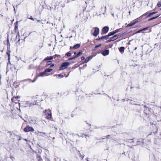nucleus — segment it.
I'll list each match as a JSON object with an SVG mask.
<instances>
[{"mask_svg":"<svg viewBox=\"0 0 161 161\" xmlns=\"http://www.w3.org/2000/svg\"><path fill=\"white\" fill-rule=\"evenodd\" d=\"M69 64L70 63L68 62H65L62 63L59 68V70H62L65 69L68 66Z\"/></svg>","mask_w":161,"mask_h":161,"instance_id":"obj_1","label":"nucleus"},{"mask_svg":"<svg viewBox=\"0 0 161 161\" xmlns=\"http://www.w3.org/2000/svg\"><path fill=\"white\" fill-rule=\"evenodd\" d=\"M45 73L44 71L43 72H42L39 73H37L36 74V76L35 77L34 80L31 81L32 82H35L37 79L39 77H43L45 75Z\"/></svg>","mask_w":161,"mask_h":161,"instance_id":"obj_2","label":"nucleus"},{"mask_svg":"<svg viewBox=\"0 0 161 161\" xmlns=\"http://www.w3.org/2000/svg\"><path fill=\"white\" fill-rule=\"evenodd\" d=\"M24 131L25 132H29V131H33L34 130L33 128L28 125L24 129Z\"/></svg>","mask_w":161,"mask_h":161,"instance_id":"obj_3","label":"nucleus"},{"mask_svg":"<svg viewBox=\"0 0 161 161\" xmlns=\"http://www.w3.org/2000/svg\"><path fill=\"white\" fill-rule=\"evenodd\" d=\"M99 32V30L98 28H95L94 32L93 33V35L94 36H97Z\"/></svg>","mask_w":161,"mask_h":161,"instance_id":"obj_4","label":"nucleus"},{"mask_svg":"<svg viewBox=\"0 0 161 161\" xmlns=\"http://www.w3.org/2000/svg\"><path fill=\"white\" fill-rule=\"evenodd\" d=\"M119 36H120L119 35H115L110 39L109 41L111 42V41H113L117 39Z\"/></svg>","mask_w":161,"mask_h":161,"instance_id":"obj_5","label":"nucleus"},{"mask_svg":"<svg viewBox=\"0 0 161 161\" xmlns=\"http://www.w3.org/2000/svg\"><path fill=\"white\" fill-rule=\"evenodd\" d=\"M17 99H14V102H13L14 103H15V107H16V108L17 110H20V103H17L16 102H15V101H16Z\"/></svg>","mask_w":161,"mask_h":161,"instance_id":"obj_6","label":"nucleus"},{"mask_svg":"<svg viewBox=\"0 0 161 161\" xmlns=\"http://www.w3.org/2000/svg\"><path fill=\"white\" fill-rule=\"evenodd\" d=\"M109 30V28L108 26H105L102 29V31L104 34H106L108 32Z\"/></svg>","mask_w":161,"mask_h":161,"instance_id":"obj_7","label":"nucleus"},{"mask_svg":"<svg viewBox=\"0 0 161 161\" xmlns=\"http://www.w3.org/2000/svg\"><path fill=\"white\" fill-rule=\"evenodd\" d=\"M47 111H46V115L45 117L48 119L51 118V111H48V112L47 113Z\"/></svg>","mask_w":161,"mask_h":161,"instance_id":"obj_8","label":"nucleus"},{"mask_svg":"<svg viewBox=\"0 0 161 161\" xmlns=\"http://www.w3.org/2000/svg\"><path fill=\"white\" fill-rule=\"evenodd\" d=\"M53 59V56H50L49 57H47L45 58L42 61V62H44L45 61L50 60Z\"/></svg>","mask_w":161,"mask_h":161,"instance_id":"obj_9","label":"nucleus"},{"mask_svg":"<svg viewBox=\"0 0 161 161\" xmlns=\"http://www.w3.org/2000/svg\"><path fill=\"white\" fill-rule=\"evenodd\" d=\"M109 52L108 50H105L103 51L102 53L104 56H106L109 54Z\"/></svg>","mask_w":161,"mask_h":161,"instance_id":"obj_10","label":"nucleus"},{"mask_svg":"<svg viewBox=\"0 0 161 161\" xmlns=\"http://www.w3.org/2000/svg\"><path fill=\"white\" fill-rule=\"evenodd\" d=\"M129 101H130V102H129V103L130 104H134V105H137L136 102L135 101H134V100H130V99H129Z\"/></svg>","mask_w":161,"mask_h":161,"instance_id":"obj_11","label":"nucleus"},{"mask_svg":"<svg viewBox=\"0 0 161 161\" xmlns=\"http://www.w3.org/2000/svg\"><path fill=\"white\" fill-rule=\"evenodd\" d=\"M136 22H137L135 21V22H134L132 23L128 24L127 25V27H130V26H132L133 25H134L135 24H136Z\"/></svg>","mask_w":161,"mask_h":161,"instance_id":"obj_12","label":"nucleus"},{"mask_svg":"<svg viewBox=\"0 0 161 161\" xmlns=\"http://www.w3.org/2000/svg\"><path fill=\"white\" fill-rule=\"evenodd\" d=\"M80 46V44H76V45H74V46H73V48L74 49H77V48H79Z\"/></svg>","mask_w":161,"mask_h":161,"instance_id":"obj_13","label":"nucleus"},{"mask_svg":"<svg viewBox=\"0 0 161 161\" xmlns=\"http://www.w3.org/2000/svg\"><path fill=\"white\" fill-rule=\"evenodd\" d=\"M52 71V69H45V70L44 71V72H45V73H46V72H51Z\"/></svg>","mask_w":161,"mask_h":161,"instance_id":"obj_14","label":"nucleus"},{"mask_svg":"<svg viewBox=\"0 0 161 161\" xmlns=\"http://www.w3.org/2000/svg\"><path fill=\"white\" fill-rule=\"evenodd\" d=\"M124 50H125V48L123 47H120L119 49V51L122 53H123L124 52Z\"/></svg>","mask_w":161,"mask_h":161,"instance_id":"obj_15","label":"nucleus"},{"mask_svg":"<svg viewBox=\"0 0 161 161\" xmlns=\"http://www.w3.org/2000/svg\"><path fill=\"white\" fill-rule=\"evenodd\" d=\"M20 97L19 96H17L16 97H14L12 98V102H14V99H17V98H20Z\"/></svg>","mask_w":161,"mask_h":161,"instance_id":"obj_16","label":"nucleus"},{"mask_svg":"<svg viewBox=\"0 0 161 161\" xmlns=\"http://www.w3.org/2000/svg\"><path fill=\"white\" fill-rule=\"evenodd\" d=\"M108 36L107 35L106 36H102L99 38V40L103 39L108 38Z\"/></svg>","mask_w":161,"mask_h":161,"instance_id":"obj_17","label":"nucleus"},{"mask_svg":"<svg viewBox=\"0 0 161 161\" xmlns=\"http://www.w3.org/2000/svg\"><path fill=\"white\" fill-rule=\"evenodd\" d=\"M82 54V52H78V53L75 56V58L78 57L80 55Z\"/></svg>","mask_w":161,"mask_h":161,"instance_id":"obj_18","label":"nucleus"},{"mask_svg":"<svg viewBox=\"0 0 161 161\" xmlns=\"http://www.w3.org/2000/svg\"><path fill=\"white\" fill-rule=\"evenodd\" d=\"M114 32L113 31V32H109L108 33V35H107V36H108H108H112V35H114Z\"/></svg>","mask_w":161,"mask_h":161,"instance_id":"obj_19","label":"nucleus"},{"mask_svg":"<svg viewBox=\"0 0 161 161\" xmlns=\"http://www.w3.org/2000/svg\"><path fill=\"white\" fill-rule=\"evenodd\" d=\"M144 15L147 16V17H149L151 16V15H150V13L148 14L147 13H145Z\"/></svg>","mask_w":161,"mask_h":161,"instance_id":"obj_20","label":"nucleus"},{"mask_svg":"<svg viewBox=\"0 0 161 161\" xmlns=\"http://www.w3.org/2000/svg\"><path fill=\"white\" fill-rule=\"evenodd\" d=\"M55 76H58V77H61V78H63L64 77L63 75L61 74H59L58 75H55Z\"/></svg>","mask_w":161,"mask_h":161,"instance_id":"obj_21","label":"nucleus"},{"mask_svg":"<svg viewBox=\"0 0 161 161\" xmlns=\"http://www.w3.org/2000/svg\"><path fill=\"white\" fill-rule=\"evenodd\" d=\"M157 5L159 7H161V1L158 2L157 3Z\"/></svg>","mask_w":161,"mask_h":161,"instance_id":"obj_22","label":"nucleus"},{"mask_svg":"<svg viewBox=\"0 0 161 161\" xmlns=\"http://www.w3.org/2000/svg\"><path fill=\"white\" fill-rule=\"evenodd\" d=\"M89 60V58H88V57L86 58L85 59V63H87V62H88V61Z\"/></svg>","mask_w":161,"mask_h":161,"instance_id":"obj_23","label":"nucleus"},{"mask_svg":"<svg viewBox=\"0 0 161 161\" xmlns=\"http://www.w3.org/2000/svg\"><path fill=\"white\" fill-rule=\"evenodd\" d=\"M120 29H117V30H116L113 31L114 33L115 34L117 33L118 32Z\"/></svg>","mask_w":161,"mask_h":161,"instance_id":"obj_24","label":"nucleus"},{"mask_svg":"<svg viewBox=\"0 0 161 161\" xmlns=\"http://www.w3.org/2000/svg\"><path fill=\"white\" fill-rule=\"evenodd\" d=\"M66 55L68 57H69L71 55V53L69 52H68L66 54Z\"/></svg>","mask_w":161,"mask_h":161,"instance_id":"obj_25","label":"nucleus"},{"mask_svg":"<svg viewBox=\"0 0 161 161\" xmlns=\"http://www.w3.org/2000/svg\"><path fill=\"white\" fill-rule=\"evenodd\" d=\"M82 136L83 137H85L86 138H89V136H88L87 135H83Z\"/></svg>","mask_w":161,"mask_h":161,"instance_id":"obj_26","label":"nucleus"},{"mask_svg":"<svg viewBox=\"0 0 161 161\" xmlns=\"http://www.w3.org/2000/svg\"><path fill=\"white\" fill-rule=\"evenodd\" d=\"M149 27H147L143 29L142 30H143V31L148 30H149Z\"/></svg>","mask_w":161,"mask_h":161,"instance_id":"obj_27","label":"nucleus"},{"mask_svg":"<svg viewBox=\"0 0 161 161\" xmlns=\"http://www.w3.org/2000/svg\"><path fill=\"white\" fill-rule=\"evenodd\" d=\"M59 56V55L57 54H55L54 55L53 57V58H55L56 57H58Z\"/></svg>","mask_w":161,"mask_h":161,"instance_id":"obj_28","label":"nucleus"},{"mask_svg":"<svg viewBox=\"0 0 161 161\" xmlns=\"http://www.w3.org/2000/svg\"><path fill=\"white\" fill-rule=\"evenodd\" d=\"M157 12H158L156 11V12H154L151 13H150V15H151V16L152 15H153L154 14H156Z\"/></svg>","mask_w":161,"mask_h":161,"instance_id":"obj_29","label":"nucleus"},{"mask_svg":"<svg viewBox=\"0 0 161 161\" xmlns=\"http://www.w3.org/2000/svg\"><path fill=\"white\" fill-rule=\"evenodd\" d=\"M101 44H99L98 45H96L95 47V48H97L100 46H101Z\"/></svg>","mask_w":161,"mask_h":161,"instance_id":"obj_30","label":"nucleus"},{"mask_svg":"<svg viewBox=\"0 0 161 161\" xmlns=\"http://www.w3.org/2000/svg\"><path fill=\"white\" fill-rule=\"evenodd\" d=\"M75 58V57H73L72 58H69L68 60H71L72 59H74V58Z\"/></svg>","mask_w":161,"mask_h":161,"instance_id":"obj_31","label":"nucleus"},{"mask_svg":"<svg viewBox=\"0 0 161 161\" xmlns=\"http://www.w3.org/2000/svg\"><path fill=\"white\" fill-rule=\"evenodd\" d=\"M93 56H91L88 58H89V60H90V59H92L93 58Z\"/></svg>","mask_w":161,"mask_h":161,"instance_id":"obj_32","label":"nucleus"},{"mask_svg":"<svg viewBox=\"0 0 161 161\" xmlns=\"http://www.w3.org/2000/svg\"><path fill=\"white\" fill-rule=\"evenodd\" d=\"M51 62L50 61H49L47 62V65H49L50 64H51Z\"/></svg>","mask_w":161,"mask_h":161,"instance_id":"obj_33","label":"nucleus"},{"mask_svg":"<svg viewBox=\"0 0 161 161\" xmlns=\"http://www.w3.org/2000/svg\"><path fill=\"white\" fill-rule=\"evenodd\" d=\"M61 6L62 7H65V5L64 3H63V4H61Z\"/></svg>","mask_w":161,"mask_h":161,"instance_id":"obj_34","label":"nucleus"},{"mask_svg":"<svg viewBox=\"0 0 161 161\" xmlns=\"http://www.w3.org/2000/svg\"><path fill=\"white\" fill-rule=\"evenodd\" d=\"M158 16H159L158 15V16H156V17H153V18H152V19L153 20V19H155L157 18V17H158Z\"/></svg>","mask_w":161,"mask_h":161,"instance_id":"obj_35","label":"nucleus"},{"mask_svg":"<svg viewBox=\"0 0 161 161\" xmlns=\"http://www.w3.org/2000/svg\"><path fill=\"white\" fill-rule=\"evenodd\" d=\"M143 30H142V29H141V30H140L139 31H138L137 32V33H140L142 31H143Z\"/></svg>","mask_w":161,"mask_h":161,"instance_id":"obj_36","label":"nucleus"},{"mask_svg":"<svg viewBox=\"0 0 161 161\" xmlns=\"http://www.w3.org/2000/svg\"><path fill=\"white\" fill-rule=\"evenodd\" d=\"M29 19L33 20H34V19L32 17V16H31L30 18H29Z\"/></svg>","mask_w":161,"mask_h":161,"instance_id":"obj_37","label":"nucleus"},{"mask_svg":"<svg viewBox=\"0 0 161 161\" xmlns=\"http://www.w3.org/2000/svg\"><path fill=\"white\" fill-rule=\"evenodd\" d=\"M33 105H34V103L33 104L32 103H30V105L29 106H32Z\"/></svg>","mask_w":161,"mask_h":161,"instance_id":"obj_38","label":"nucleus"},{"mask_svg":"<svg viewBox=\"0 0 161 161\" xmlns=\"http://www.w3.org/2000/svg\"><path fill=\"white\" fill-rule=\"evenodd\" d=\"M81 59L82 60H83L85 59V57L83 56L81 58Z\"/></svg>","mask_w":161,"mask_h":161,"instance_id":"obj_39","label":"nucleus"},{"mask_svg":"<svg viewBox=\"0 0 161 161\" xmlns=\"http://www.w3.org/2000/svg\"><path fill=\"white\" fill-rule=\"evenodd\" d=\"M151 31V29H149V31L148 32H150Z\"/></svg>","mask_w":161,"mask_h":161,"instance_id":"obj_40","label":"nucleus"},{"mask_svg":"<svg viewBox=\"0 0 161 161\" xmlns=\"http://www.w3.org/2000/svg\"><path fill=\"white\" fill-rule=\"evenodd\" d=\"M54 64H52V65L50 66V67H53V66H54Z\"/></svg>","mask_w":161,"mask_h":161,"instance_id":"obj_41","label":"nucleus"},{"mask_svg":"<svg viewBox=\"0 0 161 161\" xmlns=\"http://www.w3.org/2000/svg\"><path fill=\"white\" fill-rule=\"evenodd\" d=\"M70 2V1H69V0H67V1L66 3H69Z\"/></svg>","mask_w":161,"mask_h":161,"instance_id":"obj_42","label":"nucleus"},{"mask_svg":"<svg viewBox=\"0 0 161 161\" xmlns=\"http://www.w3.org/2000/svg\"><path fill=\"white\" fill-rule=\"evenodd\" d=\"M125 101V99H122V100H121V101L122 102H124V101Z\"/></svg>","mask_w":161,"mask_h":161,"instance_id":"obj_43","label":"nucleus"},{"mask_svg":"<svg viewBox=\"0 0 161 161\" xmlns=\"http://www.w3.org/2000/svg\"><path fill=\"white\" fill-rule=\"evenodd\" d=\"M153 20V19H152V18H150V19H148V21H150V20Z\"/></svg>","mask_w":161,"mask_h":161,"instance_id":"obj_44","label":"nucleus"},{"mask_svg":"<svg viewBox=\"0 0 161 161\" xmlns=\"http://www.w3.org/2000/svg\"><path fill=\"white\" fill-rule=\"evenodd\" d=\"M18 36H19V33H18V35H17V36H16V38L17 37H18Z\"/></svg>","mask_w":161,"mask_h":161,"instance_id":"obj_45","label":"nucleus"},{"mask_svg":"<svg viewBox=\"0 0 161 161\" xmlns=\"http://www.w3.org/2000/svg\"><path fill=\"white\" fill-rule=\"evenodd\" d=\"M142 106L143 108H145L146 106L145 105H142Z\"/></svg>","mask_w":161,"mask_h":161,"instance_id":"obj_46","label":"nucleus"},{"mask_svg":"<svg viewBox=\"0 0 161 161\" xmlns=\"http://www.w3.org/2000/svg\"><path fill=\"white\" fill-rule=\"evenodd\" d=\"M26 103L27 104H29V103H29L28 102H26Z\"/></svg>","mask_w":161,"mask_h":161,"instance_id":"obj_47","label":"nucleus"},{"mask_svg":"<svg viewBox=\"0 0 161 161\" xmlns=\"http://www.w3.org/2000/svg\"><path fill=\"white\" fill-rule=\"evenodd\" d=\"M137 48V47H136L135 48V49H134V50H136Z\"/></svg>","mask_w":161,"mask_h":161,"instance_id":"obj_48","label":"nucleus"},{"mask_svg":"<svg viewBox=\"0 0 161 161\" xmlns=\"http://www.w3.org/2000/svg\"><path fill=\"white\" fill-rule=\"evenodd\" d=\"M146 110H149L148 108H147Z\"/></svg>","mask_w":161,"mask_h":161,"instance_id":"obj_49","label":"nucleus"},{"mask_svg":"<svg viewBox=\"0 0 161 161\" xmlns=\"http://www.w3.org/2000/svg\"><path fill=\"white\" fill-rule=\"evenodd\" d=\"M14 11H15V8L14 6Z\"/></svg>","mask_w":161,"mask_h":161,"instance_id":"obj_50","label":"nucleus"},{"mask_svg":"<svg viewBox=\"0 0 161 161\" xmlns=\"http://www.w3.org/2000/svg\"><path fill=\"white\" fill-rule=\"evenodd\" d=\"M129 13L130 14V11L129 12Z\"/></svg>","mask_w":161,"mask_h":161,"instance_id":"obj_51","label":"nucleus"},{"mask_svg":"<svg viewBox=\"0 0 161 161\" xmlns=\"http://www.w3.org/2000/svg\"><path fill=\"white\" fill-rule=\"evenodd\" d=\"M51 44H49V46H51Z\"/></svg>","mask_w":161,"mask_h":161,"instance_id":"obj_52","label":"nucleus"},{"mask_svg":"<svg viewBox=\"0 0 161 161\" xmlns=\"http://www.w3.org/2000/svg\"><path fill=\"white\" fill-rule=\"evenodd\" d=\"M62 3V2H60V3H59V4H60L61 3Z\"/></svg>","mask_w":161,"mask_h":161,"instance_id":"obj_53","label":"nucleus"},{"mask_svg":"<svg viewBox=\"0 0 161 161\" xmlns=\"http://www.w3.org/2000/svg\"><path fill=\"white\" fill-rule=\"evenodd\" d=\"M76 54V53L75 52V53H74V54Z\"/></svg>","mask_w":161,"mask_h":161,"instance_id":"obj_54","label":"nucleus"},{"mask_svg":"<svg viewBox=\"0 0 161 161\" xmlns=\"http://www.w3.org/2000/svg\"><path fill=\"white\" fill-rule=\"evenodd\" d=\"M27 80H30V79H28Z\"/></svg>","mask_w":161,"mask_h":161,"instance_id":"obj_55","label":"nucleus"},{"mask_svg":"<svg viewBox=\"0 0 161 161\" xmlns=\"http://www.w3.org/2000/svg\"><path fill=\"white\" fill-rule=\"evenodd\" d=\"M40 21V20H37V21H38V22H39Z\"/></svg>","mask_w":161,"mask_h":161,"instance_id":"obj_56","label":"nucleus"},{"mask_svg":"<svg viewBox=\"0 0 161 161\" xmlns=\"http://www.w3.org/2000/svg\"><path fill=\"white\" fill-rule=\"evenodd\" d=\"M19 40H20V39H19V40H18V41H19Z\"/></svg>","mask_w":161,"mask_h":161,"instance_id":"obj_57","label":"nucleus"},{"mask_svg":"<svg viewBox=\"0 0 161 161\" xmlns=\"http://www.w3.org/2000/svg\"><path fill=\"white\" fill-rule=\"evenodd\" d=\"M160 10H161V8H160Z\"/></svg>","mask_w":161,"mask_h":161,"instance_id":"obj_58","label":"nucleus"}]
</instances>
